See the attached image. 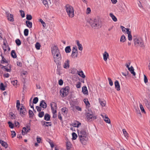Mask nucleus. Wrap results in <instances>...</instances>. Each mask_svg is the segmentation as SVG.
<instances>
[{"instance_id":"f257e3e1","label":"nucleus","mask_w":150,"mask_h":150,"mask_svg":"<svg viewBox=\"0 0 150 150\" xmlns=\"http://www.w3.org/2000/svg\"><path fill=\"white\" fill-rule=\"evenodd\" d=\"M52 53L54 59V62L56 63L57 67L58 68H60L62 57L59 50L57 46L54 45L52 47Z\"/></svg>"},{"instance_id":"f03ea898","label":"nucleus","mask_w":150,"mask_h":150,"mask_svg":"<svg viewBox=\"0 0 150 150\" xmlns=\"http://www.w3.org/2000/svg\"><path fill=\"white\" fill-rule=\"evenodd\" d=\"M88 22L93 28H99L101 26V21L98 18H96L93 19H90Z\"/></svg>"},{"instance_id":"7ed1b4c3","label":"nucleus","mask_w":150,"mask_h":150,"mask_svg":"<svg viewBox=\"0 0 150 150\" xmlns=\"http://www.w3.org/2000/svg\"><path fill=\"white\" fill-rule=\"evenodd\" d=\"M134 45L135 47L138 48L139 47H144V45L143 40L136 36L133 37Z\"/></svg>"},{"instance_id":"20e7f679","label":"nucleus","mask_w":150,"mask_h":150,"mask_svg":"<svg viewBox=\"0 0 150 150\" xmlns=\"http://www.w3.org/2000/svg\"><path fill=\"white\" fill-rule=\"evenodd\" d=\"M78 133L80 142L83 144H85L87 139V134L86 130L85 129H83L80 132L78 131Z\"/></svg>"},{"instance_id":"39448f33","label":"nucleus","mask_w":150,"mask_h":150,"mask_svg":"<svg viewBox=\"0 0 150 150\" xmlns=\"http://www.w3.org/2000/svg\"><path fill=\"white\" fill-rule=\"evenodd\" d=\"M65 8L69 16L71 18L73 17L74 16L73 8L69 4H67L65 6Z\"/></svg>"},{"instance_id":"423d86ee","label":"nucleus","mask_w":150,"mask_h":150,"mask_svg":"<svg viewBox=\"0 0 150 150\" xmlns=\"http://www.w3.org/2000/svg\"><path fill=\"white\" fill-rule=\"evenodd\" d=\"M70 88L69 86H66L62 88L60 91V94L62 97H64L67 96L69 92Z\"/></svg>"},{"instance_id":"0eeeda50","label":"nucleus","mask_w":150,"mask_h":150,"mask_svg":"<svg viewBox=\"0 0 150 150\" xmlns=\"http://www.w3.org/2000/svg\"><path fill=\"white\" fill-rule=\"evenodd\" d=\"M86 117L88 121H91L93 119V120H95L97 118V117L96 116H93V113L91 111L88 110L86 114Z\"/></svg>"},{"instance_id":"6e6552de","label":"nucleus","mask_w":150,"mask_h":150,"mask_svg":"<svg viewBox=\"0 0 150 150\" xmlns=\"http://www.w3.org/2000/svg\"><path fill=\"white\" fill-rule=\"evenodd\" d=\"M19 112L20 114L22 117H24L27 114V111L25 108L22 105L21 107L19 110Z\"/></svg>"},{"instance_id":"1a4fd4ad","label":"nucleus","mask_w":150,"mask_h":150,"mask_svg":"<svg viewBox=\"0 0 150 150\" xmlns=\"http://www.w3.org/2000/svg\"><path fill=\"white\" fill-rule=\"evenodd\" d=\"M52 103L54 104V108L52 106L53 104L52 103H50V105L51 106V110L52 113H57V110L56 109L57 108V104L54 102H53Z\"/></svg>"},{"instance_id":"9d476101","label":"nucleus","mask_w":150,"mask_h":150,"mask_svg":"<svg viewBox=\"0 0 150 150\" xmlns=\"http://www.w3.org/2000/svg\"><path fill=\"white\" fill-rule=\"evenodd\" d=\"M6 15L7 17L8 20L11 21L13 22L14 21L13 16V14L9 13L8 12H6Z\"/></svg>"},{"instance_id":"9b49d317","label":"nucleus","mask_w":150,"mask_h":150,"mask_svg":"<svg viewBox=\"0 0 150 150\" xmlns=\"http://www.w3.org/2000/svg\"><path fill=\"white\" fill-rule=\"evenodd\" d=\"M101 116L103 118L104 120L108 123H110V119L106 115H101Z\"/></svg>"},{"instance_id":"f8f14e48","label":"nucleus","mask_w":150,"mask_h":150,"mask_svg":"<svg viewBox=\"0 0 150 150\" xmlns=\"http://www.w3.org/2000/svg\"><path fill=\"white\" fill-rule=\"evenodd\" d=\"M69 64V59H67L64 63L63 65V67L65 69H68L70 66Z\"/></svg>"},{"instance_id":"ddd939ff","label":"nucleus","mask_w":150,"mask_h":150,"mask_svg":"<svg viewBox=\"0 0 150 150\" xmlns=\"http://www.w3.org/2000/svg\"><path fill=\"white\" fill-rule=\"evenodd\" d=\"M40 106L41 108H46L47 107V104L44 100H42L40 103Z\"/></svg>"},{"instance_id":"4468645a","label":"nucleus","mask_w":150,"mask_h":150,"mask_svg":"<svg viewBox=\"0 0 150 150\" xmlns=\"http://www.w3.org/2000/svg\"><path fill=\"white\" fill-rule=\"evenodd\" d=\"M82 91L83 94L87 95L88 94V91L86 86L83 87H82Z\"/></svg>"},{"instance_id":"2eb2a0df","label":"nucleus","mask_w":150,"mask_h":150,"mask_svg":"<svg viewBox=\"0 0 150 150\" xmlns=\"http://www.w3.org/2000/svg\"><path fill=\"white\" fill-rule=\"evenodd\" d=\"M115 88L117 91H118L120 90V85L118 81L116 80L115 81Z\"/></svg>"},{"instance_id":"dca6fc26","label":"nucleus","mask_w":150,"mask_h":150,"mask_svg":"<svg viewBox=\"0 0 150 150\" xmlns=\"http://www.w3.org/2000/svg\"><path fill=\"white\" fill-rule=\"evenodd\" d=\"M128 70L132 74L133 76H135L136 75V73L134 71V69L133 67L131 66L130 67L127 68Z\"/></svg>"},{"instance_id":"f3484780","label":"nucleus","mask_w":150,"mask_h":150,"mask_svg":"<svg viewBox=\"0 0 150 150\" xmlns=\"http://www.w3.org/2000/svg\"><path fill=\"white\" fill-rule=\"evenodd\" d=\"M0 143L5 148H7L8 147V144L6 142L0 140Z\"/></svg>"},{"instance_id":"a211bd4d","label":"nucleus","mask_w":150,"mask_h":150,"mask_svg":"<svg viewBox=\"0 0 150 150\" xmlns=\"http://www.w3.org/2000/svg\"><path fill=\"white\" fill-rule=\"evenodd\" d=\"M109 57V54L106 51H105L104 53L103 54V59L105 61L107 60V59Z\"/></svg>"},{"instance_id":"6ab92c4d","label":"nucleus","mask_w":150,"mask_h":150,"mask_svg":"<svg viewBox=\"0 0 150 150\" xmlns=\"http://www.w3.org/2000/svg\"><path fill=\"white\" fill-rule=\"evenodd\" d=\"M71 57L73 58H76L78 56V51H72L71 54Z\"/></svg>"},{"instance_id":"aec40b11","label":"nucleus","mask_w":150,"mask_h":150,"mask_svg":"<svg viewBox=\"0 0 150 150\" xmlns=\"http://www.w3.org/2000/svg\"><path fill=\"white\" fill-rule=\"evenodd\" d=\"M42 125L43 126H45L47 127L49 126H51L52 125L51 122L45 121H44Z\"/></svg>"},{"instance_id":"412c9836","label":"nucleus","mask_w":150,"mask_h":150,"mask_svg":"<svg viewBox=\"0 0 150 150\" xmlns=\"http://www.w3.org/2000/svg\"><path fill=\"white\" fill-rule=\"evenodd\" d=\"M26 26L29 28H31L32 27V23L28 21H27L25 22Z\"/></svg>"},{"instance_id":"4be33fe9","label":"nucleus","mask_w":150,"mask_h":150,"mask_svg":"<svg viewBox=\"0 0 150 150\" xmlns=\"http://www.w3.org/2000/svg\"><path fill=\"white\" fill-rule=\"evenodd\" d=\"M76 41V44L78 46V48L80 50H83V47L82 45L80 44L79 41L78 40H77Z\"/></svg>"},{"instance_id":"5701e85b","label":"nucleus","mask_w":150,"mask_h":150,"mask_svg":"<svg viewBox=\"0 0 150 150\" xmlns=\"http://www.w3.org/2000/svg\"><path fill=\"white\" fill-rule=\"evenodd\" d=\"M50 115L46 113L44 116V120L46 121H49L50 120Z\"/></svg>"},{"instance_id":"b1692460","label":"nucleus","mask_w":150,"mask_h":150,"mask_svg":"<svg viewBox=\"0 0 150 150\" xmlns=\"http://www.w3.org/2000/svg\"><path fill=\"white\" fill-rule=\"evenodd\" d=\"M78 74L80 76L82 77V78H84L85 77V76L84 74L83 71H77Z\"/></svg>"},{"instance_id":"393cba45","label":"nucleus","mask_w":150,"mask_h":150,"mask_svg":"<svg viewBox=\"0 0 150 150\" xmlns=\"http://www.w3.org/2000/svg\"><path fill=\"white\" fill-rule=\"evenodd\" d=\"M3 45H4V46L3 47V48L4 50V51H6L7 50V48H8V50H10V49L8 46L6 44V43H5V42L4 41Z\"/></svg>"},{"instance_id":"a878e982","label":"nucleus","mask_w":150,"mask_h":150,"mask_svg":"<svg viewBox=\"0 0 150 150\" xmlns=\"http://www.w3.org/2000/svg\"><path fill=\"white\" fill-rule=\"evenodd\" d=\"M1 56L2 58V60H1V63L4 64V63H6L7 64H8V62L6 60V59L4 57L2 54H1Z\"/></svg>"},{"instance_id":"bb28decb","label":"nucleus","mask_w":150,"mask_h":150,"mask_svg":"<svg viewBox=\"0 0 150 150\" xmlns=\"http://www.w3.org/2000/svg\"><path fill=\"white\" fill-rule=\"evenodd\" d=\"M110 16L114 21L116 22L117 21V18L112 13H110Z\"/></svg>"},{"instance_id":"cd10ccee","label":"nucleus","mask_w":150,"mask_h":150,"mask_svg":"<svg viewBox=\"0 0 150 150\" xmlns=\"http://www.w3.org/2000/svg\"><path fill=\"white\" fill-rule=\"evenodd\" d=\"M11 57L13 58H16V57L17 56L14 50H12L11 52Z\"/></svg>"},{"instance_id":"c85d7f7f","label":"nucleus","mask_w":150,"mask_h":150,"mask_svg":"<svg viewBox=\"0 0 150 150\" xmlns=\"http://www.w3.org/2000/svg\"><path fill=\"white\" fill-rule=\"evenodd\" d=\"M66 148L67 150H69L71 147V144L70 142H68L66 144Z\"/></svg>"},{"instance_id":"c756f323","label":"nucleus","mask_w":150,"mask_h":150,"mask_svg":"<svg viewBox=\"0 0 150 150\" xmlns=\"http://www.w3.org/2000/svg\"><path fill=\"white\" fill-rule=\"evenodd\" d=\"M65 51L66 53H69L71 51L70 47V46H68L66 47L65 48Z\"/></svg>"},{"instance_id":"7c9ffc66","label":"nucleus","mask_w":150,"mask_h":150,"mask_svg":"<svg viewBox=\"0 0 150 150\" xmlns=\"http://www.w3.org/2000/svg\"><path fill=\"white\" fill-rule=\"evenodd\" d=\"M126 40V38L124 35H122L121 37L120 41L123 42H124Z\"/></svg>"},{"instance_id":"2f4dec72","label":"nucleus","mask_w":150,"mask_h":150,"mask_svg":"<svg viewBox=\"0 0 150 150\" xmlns=\"http://www.w3.org/2000/svg\"><path fill=\"white\" fill-rule=\"evenodd\" d=\"M8 66L9 67V69H8L7 67L6 66V68H5L4 69H3V70L7 72H11V70L10 67V65H9V66L8 65Z\"/></svg>"},{"instance_id":"473e14b6","label":"nucleus","mask_w":150,"mask_h":150,"mask_svg":"<svg viewBox=\"0 0 150 150\" xmlns=\"http://www.w3.org/2000/svg\"><path fill=\"white\" fill-rule=\"evenodd\" d=\"M0 89L2 91H4L5 90V86L3 83H1L0 84Z\"/></svg>"},{"instance_id":"72a5a7b5","label":"nucleus","mask_w":150,"mask_h":150,"mask_svg":"<svg viewBox=\"0 0 150 150\" xmlns=\"http://www.w3.org/2000/svg\"><path fill=\"white\" fill-rule=\"evenodd\" d=\"M77 70L75 68H73L71 70V73L72 74H75L77 72Z\"/></svg>"},{"instance_id":"f704fd0d","label":"nucleus","mask_w":150,"mask_h":150,"mask_svg":"<svg viewBox=\"0 0 150 150\" xmlns=\"http://www.w3.org/2000/svg\"><path fill=\"white\" fill-rule=\"evenodd\" d=\"M72 139L75 140L77 137V134L75 132H73L72 133Z\"/></svg>"},{"instance_id":"c9c22d12","label":"nucleus","mask_w":150,"mask_h":150,"mask_svg":"<svg viewBox=\"0 0 150 150\" xmlns=\"http://www.w3.org/2000/svg\"><path fill=\"white\" fill-rule=\"evenodd\" d=\"M40 45L38 42H37L35 45V48L37 50H38L40 49Z\"/></svg>"},{"instance_id":"e433bc0d","label":"nucleus","mask_w":150,"mask_h":150,"mask_svg":"<svg viewBox=\"0 0 150 150\" xmlns=\"http://www.w3.org/2000/svg\"><path fill=\"white\" fill-rule=\"evenodd\" d=\"M24 131V134H27V133L29 131L25 127H23V129L22 131V132L23 133V135H24L23 134V131Z\"/></svg>"},{"instance_id":"4c0bfd02","label":"nucleus","mask_w":150,"mask_h":150,"mask_svg":"<svg viewBox=\"0 0 150 150\" xmlns=\"http://www.w3.org/2000/svg\"><path fill=\"white\" fill-rule=\"evenodd\" d=\"M16 43L18 46H19L21 44V42L19 39H17L15 40Z\"/></svg>"},{"instance_id":"58836bf2","label":"nucleus","mask_w":150,"mask_h":150,"mask_svg":"<svg viewBox=\"0 0 150 150\" xmlns=\"http://www.w3.org/2000/svg\"><path fill=\"white\" fill-rule=\"evenodd\" d=\"M38 101V97H35L33 99V103L34 104H36Z\"/></svg>"},{"instance_id":"ea45409f","label":"nucleus","mask_w":150,"mask_h":150,"mask_svg":"<svg viewBox=\"0 0 150 150\" xmlns=\"http://www.w3.org/2000/svg\"><path fill=\"white\" fill-rule=\"evenodd\" d=\"M99 102L100 105L103 107L105 106V103L103 101H101L100 98L99 99Z\"/></svg>"},{"instance_id":"a19ab883","label":"nucleus","mask_w":150,"mask_h":150,"mask_svg":"<svg viewBox=\"0 0 150 150\" xmlns=\"http://www.w3.org/2000/svg\"><path fill=\"white\" fill-rule=\"evenodd\" d=\"M29 33V30L28 29H25L24 30V35L25 36L28 35Z\"/></svg>"},{"instance_id":"79ce46f5","label":"nucleus","mask_w":150,"mask_h":150,"mask_svg":"<svg viewBox=\"0 0 150 150\" xmlns=\"http://www.w3.org/2000/svg\"><path fill=\"white\" fill-rule=\"evenodd\" d=\"M139 106H140V109L142 111V112L144 113H145V111L144 110V109L142 105L141 104H140V105H139Z\"/></svg>"},{"instance_id":"37998d69","label":"nucleus","mask_w":150,"mask_h":150,"mask_svg":"<svg viewBox=\"0 0 150 150\" xmlns=\"http://www.w3.org/2000/svg\"><path fill=\"white\" fill-rule=\"evenodd\" d=\"M29 114L30 118L33 117L34 115L32 111L30 110H29Z\"/></svg>"},{"instance_id":"c03bdc74","label":"nucleus","mask_w":150,"mask_h":150,"mask_svg":"<svg viewBox=\"0 0 150 150\" xmlns=\"http://www.w3.org/2000/svg\"><path fill=\"white\" fill-rule=\"evenodd\" d=\"M44 114V112L43 111H42L41 112H39L38 115L39 117L41 118L43 116Z\"/></svg>"},{"instance_id":"a18cd8bd","label":"nucleus","mask_w":150,"mask_h":150,"mask_svg":"<svg viewBox=\"0 0 150 150\" xmlns=\"http://www.w3.org/2000/svg\"><path fill=\"white\" fill-rule=\"evenodd\" d=\"M32 16L30 15L27 14L26 15V19L28 20H30L32 19Z\"/></svg>"},{"instance_id":"49530a36","label":"nucleus","mask_w":150,"mask_h":150,"mask_svg":"<svg viewBox=\"0 0 150 150\" xmlns=\"http://www.w3.org/2000/svg\"><path fill=\"white\" fill-rule=\"evenodd\" d=\"M61 110L64 113L67 114V108H63L61 109Z\"/></svg>"},{"instance_id":"de8ad7c7","label":"nucleus","mask_w":150,"mask_h":150,"mask_svg":"<svg viewBox=\"0 0 150 150\" xmlns=\"http://www.w3.org/2000/svg\"><path fill=\"white\" fill-rule=\"evenodd\" d=\"M9 127L11 128H13L14 127V125L11 122L9 121L8 122Z\"/></svg>"},{"instance_id":"09e8293b","label":"nucleus","mask_w":150,"mask_h":150,"mask_svg":"<svg viewBox=\"0 0 150 150\" xmlns=\"http://www.w3.org/2000/svg\"><path fill=\"white\" fill-rule=\"evenodd\" d=\"M39 21L41 23L42 25L44 27H45L46 26V23H45V22L43 21L42 19H40L39 20Z\"/></svg>"},{"instance_id":"8fccbe9b","label":"nucleus","mask_w":150,"mask_h":150,"mask_svg":"<svg viewBox=\"0 0 150 150\" xmlns=\"http://www.w3.org/2000/svg\"><path fill=\"white\" fill-rule=\"evenodd\" d=\"M84 102L86 104V106H88V105H90V103L88 100V99H85L84 100Z\"/></svg>"},{"instance_id":"3c124183","label":"nucleus","mask_w":150,"mask_h":150,"mask_svg":"<svg viewBox=\"0 0 150 150\" xmlns=\"http://www.w3.org/2000/svg\"><path fill=\"white\" fill-rule=\"evenodd\" d=\"M43 4L46 7L48 6V4L47 1V0H42Z\"/></svg>"},{"instance_id":"603ef678","label":"nucleus","mask_w":150,"mask_h":150,"mask_svg":"<svg viewBox=\"0 0 150 150\" xmlns=\"http://www.w3.org/2000/svg\"><path fill=\"white\" fill-rule=\"evenodd\" d=\"M20 12L22 17V18L24 17L25 16V14L24 11L22 10H20Z\"/></svg>"},{"instance_id":"864d4df0","label":"nucleus","mask_w":150,"mask_h":150,"mask_svg":"<svg viewBox=\"0 0 150 150\" xmlns=\"http://www.w3.org/2000/svg\"><path fill=\"white\" fill-rule=\"evenodd\" d=\"M146 105L148 108H150V103L147 100L146 102Z\"/></svg>"},{"instance_id":"5fc2aeb1","label":"nucleus","mask_w":150,"mask_h":150,"mask_svg":"<svg viewBox=\"0 0 150 150\" xmlns=\"http://www.w3.org/2000/svg\"><path fill=\"white\" fill-rule=\"evenodd\" d=\"M108 80L109 83V84L110 85V86H112L113 85V82L112 81L111 79L110 78H108Z\"/></svg>"},{"instance_id":"6e6d98bb","label":"nucleus","mask_w":150,"mask_h":150,"mask_svg":"<svg viewBox=\"0 0 150 150\" xmlns=\"http://www.w3.org/2000/svg\"><path fill=\"white\" fill-rule=\"evenodd\" d=\"M58 118L60 120H61V121H62V122H62V117L61 116V113L60 112H59L58 113Z\"/></svg>"},{"instance_id":"4d7b16f0","label":"nucleus","mask_w":150,"mask_h":150,"mask_svg":"<svg viewBox=\"0 0 150 150\" xmlns=\"http://www.w3.org/2000/svg\"><path fill=\"white\" fill-rule=\"evenodd\" d=\"M36 108L37 111L38 112H40L42 110V108L40 106H36Z\"/></svg>"},{"instance_id":"13d9d810","label":"nucleus","mask_w":150,"mask_h":150,"mask_svg":"<svg viewBox=\"0 0 150 150\" xmlns=\"http://www.w3.org/2000/svg\"><path fill=\"white\" fill-rule=\"evenodd\" d=\"M30 106L31 108H33L34 112L35 111V112H36V111L34 110L33 103H32L31 102L30 100Z\"/></svg>"},{"instance_id":"bf43d9fd","label":"nucleus","mask_w":150,"mask_h":150,"mask_svg":"<svg viewBox=\"0 0 150 150\" xmlns=\"http://www.w3.org/2000/svg\"><path fill=\"white\" fill-rule=\"evenodd\" d=\"M18 81L17 80H15L11 81V83L13 85H17V84Z\"/></svg>"},{"instance_id":"052dcab7","label":"nucleus","mask_w":150,"mask_h":150,"mask_svg":"<svg viewBox=\"0 0 150 150\" xmlns=\"http://www.w3.org/2000/svg\"><path fill=\"white\" fill-rule=\"evenodd\" d=\"M81 125V123H78V124L73 123L72 125L74 127H78L79 126V125Z\"/></svg>"},{"instance_id":"680f3d73","label":"nucleus","mask_w":150,"mask_h":150,"mask_svg":"<svg viewBox=\"0 0 150 150\" xmlns=\"http://www.w3.org/2000/svg\"><path fill=\"white\" fill-rule=\"evenodd\" d=\"M128 39L129 40H132V37L131 33L128 34Z\"/></svg>"},{"instance_id":"e2e57ef3","label":"nucleus","mask_w":150,"mask_h":150,"mask_svg":"<svg viewBox=\"0 0 150 150\" xmlns=\"http://www.w3.org/2000/svg\"><path fill=\"white\" fill-rule=\"evenodd\" d=\"M81 83L80 82H78L77 84L76 85V86L77 88H80L81 86Z\"/></svg>"},{"instance_id":"0e129e2a","label":"nucleus","mask_w":150,"mask_h":150,"mask_svg":"<svg viewBox=\"0 0 150 150\" xmlns=\"http://www.w3.org/2000/svg\"><path fill=\"white\" fill-rule=\"evenodd\" d=\"M11 135L12 136V137L13 138L15 137L16 136V133L14 131H11Z\"/></svg>"},{"instance_id":"69168bd1","label":"nucleus","mask_w":150,"mask_h":150,"mask_svg":"<svg viewBox=\"0 0 150 150\" xmlns=\"http://www.w3.org/2000/svg\"><path fill=\"white\" fill-rule=\"evenodd\" d=\"M131 61H128V63H127L126 64H125V66H126V67L127 68L129 67V65H130L131 64Z\"/></svg>"},{"instance_id":"338daca9","label":"nucleus","mask_w":150,"mask_h":150,"mask_svg":"<svg viewBox=\"0 0 150 150\" xmlns=\"http://www.w3.org/2000/svg\"><path fill=\"white\" fill-rule=\"evenodd\" d=\"M144 82L145 83H146L148 82V79L147 77L145 75H144Z\"/></svg>"},{"instance_id":"774afa93","label":"nucleus","mask_w":150,"mask_h":150,"mask_svg":"<svg viewBox=\"0 0 150 150\" xmlns=\"http://www.w3.org/2000/svg\"><path fill=\"white\" fill-rule=\"evenodd\" d=\"M122 131L123 132V134L125 137L127 135V133L125 129H122Z\"/></svg>"}]
</instances>
